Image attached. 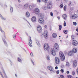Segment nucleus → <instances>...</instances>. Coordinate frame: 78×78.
I'll use <instances>...</instances> for the list:
<instances>
[{
	"label": "nucleus",
	"mask_w": 78,
	"mask_h": 78,
	"mask_svg": "<svg viewBox=\"0 0 78 78\" xmlns=\"http://www.w3.org/2000/svg\"><path fill=\"white\" fill-rule=\"evenodd\" d=\"M18 60L20 62H22V60L19 58H18Z\"/></svg>",
	"instance_id": "obj_33"
},
{
	"label": "nucleus",
	"mask_w": 78,
	"mask_h": 78,
	"mask_svg": "<svg viewBox=\"0 0 78 78\" xmlns=\"http://www.w3.org/2000/svg\"><path fill=\"white\" fill-rule=\"evenodd\" d=\"M59 49V44L57 43H55L54 45V48H51V54L53 56H55L56 55V51H58Z\"/></svg>",
	"instance_id": "obj_1"
},
{
	"label": "nucleus",
	"mask_w": 78,
	"mask_h": 78,
	"mask_svg": "<svg viewBox=\"0 0 78 78\" xmlns=\"http://www.w3.org/2000/svg\"><path fill=\"white\" fill-rule=\"evenodd\" d=\"M63 6L64 5H63V4H61L60 6V8H62Z\"/></svg>",
	"instance_id": "obj_32"
},
{
	"label": "nucleus",
	"mask_w": 78,
	"mask_h": 78,
	"mask_svg": "<svg viewBox=\"0 0 78 78\" xmlns=\"http://www.w3.org/2000/svg\"><path fill=\"white\" fill-rule=\"evenodd\" d=\"M38 16L39 17H40L42 18L39 19L38 20V22L40 23V24H44L45 22L44 20V19H43V17H44V16L42 15V13H40L38 15Z\"/></svg>",
	"instance_id": "obj_2"
},
{
	"label": "nucleus",
	"mask_w": 78,
	"mask_h": 78,
	"mask_svg": "<svg viewBox=\"0 0 78 78\" xmlns=\"http://www.w3.org/2000/svg\"><path fill=\"white\" fill-rule=\"evenodd\" d=\"M60 72L62 73H64V69H61L60 70Z\"/></svg>",
	"instance_id": "obj_36"
},
{
	"label": "nucleus",
	"mask_w": 78,
	"mask_h": 78,
	"mask_svg": "<svg viewBox=\"0 0 78 78\" xmlns=\"http://www.w3.org/2000/svg\"><path fill=\"white\" fill-rule=\"evenodd\" d=\"M18 2L19 3H20V0H18Z\"/></svg>",
	"instance_id": "obj_61"
},
{
	"label": "nucleus",
	"mask_w": 78,
	"mask_h": 78,
	"mask_svg": "<svg viewBox=\"0 0 78 78\" xmlns=\"http://www.w3.org/2000/svg\"><path fill=\"white\" fill-rule=\"evenodd\" d=\"M76 72L77 75H78V68L76 69Z\"/></svg>",
	"instance_id": "obj_53"
},
{
	"label": "nucleus",
	"mask_w": 78,
	"mask_h": 78,
	"mask_svg": "<svg viewBox=\"0 0 78 78\" xmlns=\"http://www.w3.org/2000/svg\"><path fill=\"white\" fill-rule=\"evenodd\" d=\"M72 51L73 52V53H75L77 52V49L76 48H74L73 49Z\"/></svg>",
	"instance_id": "obj_17"
},
{
	"label": "nucleus",
	"mask_w": 78,
	"mask_h": 78,
	"mask_svg": "<svg viewBox=\"0 0 78 78\" xmlns=\"http://www.w3.org/2000/svg\"><path fill=\"white\" fill-rule=\"evenodd\" d=\"M71 10H73V9H74V8L72 7L71 8Z\"/></svg>",
	"instance_id": "obj_58"
},
{
	"label": "nucleus",
	"mask_w": 78,
	"mask_h": 78,
	"mask_svg": "<svg viewBox=\"0 0 78 78\" xmlns=\"http://www.w3.org/2000/svg\"><path fill=\"white\" fill-rule=\"evenodd\" d=\"M61 0H56V1L57 2H58V1H60Z\"/></svg>",
	"instance_id": "obj_63"
},
{
	"label": "nucleus",
	"mask_w": 78,
	"mask_h": 78,
	"mask_svg": "<svg viewBox=\"0 0 78 78\" xmlns=\"http://www.w3.org/2000/svg\"><path fill=\"white\" fill-rule=\"evenodd\" d=\"M0 31L1 32H2L3 34H4V37L6 39V35H5V32L3 31V30H2V28H1V27H0Z\"/></svg>",
	"instance_id": "obj_16"
},
{
	"label": "nucleus",
	"mask_w": 78,
	"mask_h": 78,
	"mask_svg": "<svg viewBox=\"0 0 78 78\" xmlns=\"http://www.w3.org/2000/svg\"><path fill=\"white\" fill-rule=\"evenodd\" d=\"M10 64H11V66H12V62H11Z\"/></svg>",
	"instance_id": "obj_62"
},
{
	"label": "nucleus",
	"mask_w": 78,
	"mask_h": 78,
	"mask_svg": "<svg viewBox=\"0 0 78 78\" xmlns=\"http://www.w3.org/2000/svg\"><path fill=\"white\" fill-rule=\"evenodd\" d=\"M44 50H47L49 48V45L48 44H44Z\"/></svg>",
	"instance_id": "obj_8"
},
{
	"label": "nucleus",
	"mask_w": 78,
	"mask_h": 78,
	"mask_svg": "<svg viewBox=\"0 0 78 78\" xmlns=\"http://www.w3.org/2000/svg\"><path fill=\"white\" fill-rule=\"evenodd\" d=\"M59 26V31H60V30H61V29L62 28V25H58Z\"/></svg>",
	"instance_id": "obj_27"
},
{
	"label": "nucleus",
	"mask_w": 78,
	"mask_h": 78,
	"mask_svg": "<svg viewBox=\"0 0 78 78\" xmlns=\"http://www.w3.org/2000/svg\"><path fill=\"white\" fill-rule=\"evenodd\" d=\"M37 30L39 33L42 32V27L40 26H38L37 27Z\"/></svg>",
	"instance_id": "obj_10"
},
{
	"label": "nucleus",
	"mask_w": 78,
	"mask_h": 78,
	"mask_svg": "<svg viewBox=\"0 0 78 78\" xmlns=\"http://www.w3.org/2000/svg\"><path fill=\"white\" fill-rule=\"evenodd\" d=\"M31 20L33 22H35L36 21V17L35 16H33L31 19Z\"/></svg>",
	"instance_id": "obj_15"
},
{
	"label": "nucleus",
	"mask_w": 78,
	"mask_h": 78,
	"mask_svg": "<svg viewBox=\"0 0 78 78\" xmlns=\"http://www.w3.org/2000/svg\"><path fill=\"white\" fill-rule=\"evenodd\" d=\"M29 45L30 47H32V45H31V44H32V41L31 40V38L30 37H29Z\"/></svg>",
	"instance_id": "obj_12"
},
{
	"label": "nucleus",
	"mask_w": 78,
	"mask_h": 78,
	"mask_svg": "<svg viewBox=\"0 0 78 78\" xmlns=\"http://www.w3.org/2000/svg\"><path fill=\"white\" fill-rule=\"evenodd\" d=\"M0 74L2 77V78H4V77L2 75V73H1V72L0 71Z\"/></svg>",
	"instance_id": "obj_42"
},
{
	"label": "nucleus",
	"mask_w": 78,
	"mask_h": 78,
	"mask_svg": "<svg viewBox=\"0 0 78 78\" xmlns=\"http://www.w3.org/2000/svg\"><path fill=\"white\" fill-rule=\"evenodd\" d=\"M37 2L40 3V2H41V0H37Z\"/></svg>",
	"instance_id": "obj_56"
},
{
	"label": "nucleus",
	"mask_w": 78,
	"mask_h": 78,
	"mask_svg": "<svg viewBox=\"0 0 78 78\" xmlns=\"http://www.w3.org/2000/svg\"><path fill=\"white\" fill-rule=\"evenodd\" d=\"M0 16L1 19H2V20H6V19L3 18V16H2V15L0 14Z\"/></svg>",
	"instance_id": "obj_30"
},
{
	"label": "nucleus",
	"mask_w": 78,
	"mask_h": 78,
	"mask_svg": "<svg viewBox=\"0 0 78 78\" xmlns=\"http://www.w3.org/2000/svg\"><path fill=\"white\" fill-rule=\"evenodd\" d=\"M64 27H66V21H64Z\"/></svg>",
	"instance_id": "obj_45"
},
{
	"label": "nucleus",
	"mask_w": 78,
	"mask_h": 78,
	"mask_svg": "<svg viewBox=\"0 0 78 78\" xmlns=\"http://www.w3.org/2000/svg\"><path fill=\"white\" fill-rule=\"evenodd\" d=\"M72 74L73 75H74L75 74V71H73L72 73Z\"/></svg>",
	"instance_id": "obj_47"
},
{
	"label": "nucleus",
	"mask_w": 78,
	"mask_h": 78,
	"mask_svg": "<svg viewBox=\"0 0 78 78\" xmlns=\"http://www.w3.org/2000/svg\"><path fill=\"white\" fill-rule=\"evenodd\" d=\"M62 17L63 19H64L65 20H66V18H67V15L66 14H64L62 15Z\"/></svg>",
	"instance_id": "obj_22"
},
{
	"label": "nucleus",
	"mask_w": 78,
	"mask_h": 78,
	"mask_svg": "<svg viewBox=\"0 0 78 78\" xmlns=\"http://www.w3.org/2000/svg\"><path fill=\"white\" fill-rule=\"evenodd\" d=\"M52 3L48 2L47 5V8H48V9H51L52 7Z\"/></svg>",
	"instance_id": "obj_6"
},
{
	"label": "nucleus",
	"mask_w": 78,
	"mask_h": 78,
	"mask_svg": "<svg viewBox=\"0 0 78 78\" xmlns=\"http://www.w3.org/2000/svg\"><path fill=\"white\" fill-rule=\"evenodd\" d=\"M59 56L61 61H64L65 59V56L62 52L61 51L59 52Z\"/></svg>",
	"instance_id": "obj_3"
},
{
	"label": "nucleus",
	"mask_w": 78,
	"mask_h": 78,
	"mask_svg": "<svg viewBox=\"0 0 78 78\" xmlns=\"http://www.w3.org/2000/svg\"><path fill=\"white\" fill-rule=\"evenodd\" d=\"M58 78H64V76L63 75H60Z\"/></svg>",
	"instance_id": "obj_35"
},
{
	"label": "nucleus",
	"mask_w": 78,
	"mask_h": 78,
	"mask_svg": "<svg viewBox=\"0 0 78 78\" xmlns=\"http://www.w3.org/2000/svg\"><path fill=\"white\" fill-rule=\"evenodd\" d=\"M36 42L37 44L38 45H39H39H40V44H39V41H36Z\"/></svg>",
	"instance_id": "obj_37"
},
{
	"label": "nucleus",
	"mask_w": 78,
	"mask_h": 78,
	"mask_svg": "<svg viewBox=\"0 0 78 78\" xmlns=\"http://www.w3.org/2000/svg\"><path fill=\"white\" fill-rule=\"evenodd\" d=\"M52 36L53 38H56V37L57 36V34H56V33H53L52 34Z\"/></svg>",
	"instance_id": "obj_18"
},
{
	"label": "nucleus",
	"mask_w": 78,
	"mask_h": 78,
	"mask_svg": "<svg viewBox=\"0 0 78 78\" xmlns=\"http://www.w3.org/2000/svg\"><path fill=\"white\" fill-rule=\"evenodd\" d=\"M43 73H44V74L45 75H47V73L45 72H43Z\"/></svg>",
	"instance_id": "obj_52"
},
{
	"label": "nucleus",
	"mask_w": 78,
	"mask_h": 78,
	"mask_svg": "<svg viewBox=\"0 0 78 78\" xmlns=\"http://www.w3.org/2000/svg\"><path fill=\"white\" fill-rule=\"evenodd\" d=\"M44 28H47V25H45L44 26Z\"/></svg>",
	"instance_id": "obj_54"
},
{
	"label": "nucleus",
	"mask_w": 78,
	"mask_h": 78,
	"mask_svg": "<svg viewBox=\"0 0 78 78\" xmlns=\"http://www.w3.org/2000/svg\"><path fill=\"white\" fill-rule=\"evenodd\" d=\"M33 7V6L32 5H30L29 6V9H30V10H31Z\"/></svg>",
	"instance_id": "obj_25"
},
{
	"label": "nucleus",
	"mask_w": 78,
	"mask_h": 78,
	"mask_svg": "<svg viewBox=\"0 0 78 78\" xmlns=\"http://www.w3.org/2000/svg\"><path fill=\"white\" fill-rule=\"evenodd\" d=\"M76 31H77V32H78V28L76 29Z\"/></svg>",
	"instance_id": "obj_59"
},
{
	"label": "nucleus",
	"mask_w": 78,
	"mask_h": 78,
	"mask_svg": "<svg viewBox=\"0 0 78 78\" xmlns=\"http://www.w3.org/2000/svg\"><path fill=\"white\" fill-rule=\"evenodd\" d=\"M12 12H13V8L11 7H10V12L11 13H12Z\"/></svg>",
	"instance_id": "obj_26"
},
{
	"label": "nucleus",
	"mask_w": 78,
	"mask_h": 78,
	"mask_svg": "<svg viewBox=\"0 0 78 78\" xmlns=\"http://www.w3.org/2000/svg\"><path fill=\"white\" fill-rule=\"evenodd\" d=\"M56 73L57 74H59V71L58 70L56 72Z\"/></svg>",
	"instance_id": "obj_50"
},
{
	"label": "nucleus",
	"mask_w": 78,
	"mask_h": 78,
	"mask_svg": "<svg viewBox=\"0 0 78 78\" xmlns=\"http://www.w3.org/2000/svg\"><path fill=\"white\" fill-rule=\"evenodd\" d=\"M77 24V23H76V22H73V25H74L76 26V25Z\"/></svg>",
	"instance_id": "obj_41"
},
{
	"label": "nucleus",
	"mask_w": 78,
	"mask_h": 78,
	"mask_svg": "<svg viewBox=\"0 0 78 78\" xmlns=\"http://www.w3.org/2000/svg\"><path fill=\"white\" fill-rule=\"evenodd\" d=\"M31 62L33 64V65H34V62H33V60H31Z\"/></svg>",
	"instance_id": "obj_49"
},
{
	"label": "nucleus",
	"mask_w": 78,
	"mask_h": 78,
	"mask_svg": "<svg viewBox=\"0 0 78 78\" xmlns=\"http://www.w3.org/2000/svg\"><path fill=\"white\" fill-rule=\"evenodd\" d=\"M48 69L50 70V71H52V72H53V73H55V72H56V71L54 70V69L53 68V67L51 66H49L48 67Z\"/></svg>",
	"instance_id": "obj_7"
},
{
	"label": "nucleus",
	"mask_w": 78,
	"mask_h": 78,
	"mask_svg": "<svg viewBox=\"0 0 78 78\" xmlns=\"http://www.w3.org/2000/svg\"><path fill=\"white\" fill-rule=\"evenodd\" d=\"M72 4V2L69 1V3L68 4V5L69 6H70V5Z\"/></svg>",
	"instance_id": "obj_44"
},
{
	"label": "nucleus",
	"mask_w": 78,
	"mask_h": 78,
	"mask_svg": "<svg viewBox=\"0 0 78 78\" xmlns=\"http://www.w3.org/2000/svg\"><path fill=\"white\" fill-rule=\"evenodd\" d=\"M2 70H3V72L4 73V76L5 78H8V77H7V76H6V73H5V71L3 70V69H2Z\"/></svg>",
	"instance_id": "obj_23"
},
{
	"label": "nucleus",
	"mask_w": 78,
	"mask_h": 78,
	"mask_svg": "<svg viewBox=\"0 0 78 78\" xmlns=\"http://www.w3.org/2000/svg\"><path fill=\"white\" fill-rule=\"evenodd\" d=\"M66 66H67V67H69V66H70V64H69V62H66Z\"/></svg>",
	"instance_id": "obj_29"
},
{
	"label": "nucleus",
	"mask_w": 78,
	"mask_h": 78,
	"mask_svg": "<svg viewBox=\"0 0 78 78\" xmlns=\"http://www.w3.org/2000/svg\"><path fill=\"white\" fill-rule=\"evenodd\" d=\"M55 69H58V66H56L55 67Z\"/></svg>",
	"instance_id": "obj_60"
},
{
	"label": "nucleus",
	"mask_w": 78,
	"mask_h": 78,
	"mask_svg": "<svg viewBox=\"0 0 78 78\" xmlns=\"http://www.w3.org/2000/svg\"><path fill=\"white\" fill-rule=\"evenodd\" d=\"M30 55L32 58L33 57V56H34L33 55V53L31 52L30 54Z\"/></svg>",
	"instance_id": "obj_39"
},
{
	"label": "nucleus",
	"mask_w": 78,
	"mask_h": 78,
	"mask_svg": "<svg viewBox=\"0 0 78 78\" xmlns=\"http://www.w3.org/2000/svg\"><path fill=\"white\" fill-rule=\"evenodd\" d=\"M30 13L28 12H26V16L27 17H30Z\"/></svg>",
	"instance_id": "obj_20"
},
{
	"label": "nucleus",
	"mask_w": 78,
	"mask_h": 78,
	"mask_svg": "<svg viewBox=\"0 0 78 78\" xmlns=\"http://www.w3.org/2000/svg\"><path fill=\"white\" fill-rule=\"evenodd\" d=\"M76 66H77V62L76 60H74L73 62V66L74 67H76Z\"/></svg>",
	"instance_id": "obj_13"
},
{
	"label": "nucleus",
	"mask_w": 78,
	"mask_h": 78,
	"mask_svg": "<svg viewBox=\"0 0 78 78\" xmlns=\"http://www.w3.org/2000/svg\"><path fill=\"white\" fill-rule=\"evenodd\" d=\"M60 62L59 58L58 57H56L55 58V62L56 64H59Z\"/></svg>",
	"instance_id": "obj_4"
},
{
	"label": "nucleus",
	"mask_w": 78,
	"mask_h": 78,
	"mask_svg": "<svg viewBox=\"0 0 78 78\" xmlns=\"http://www.w3.org/2000/svg\"><path fill=\"white\" fill-rule=\"evenodd\" d=\"M44 36L45 39H47L48 37V31L47 30L44 31Z\"/></svg>",
	"instance_id": "obj_5"
},
{
	"label": "nucleus",
	"mask_w": 78,
	"mask_h": 78,
	"mask_svg": "<svg viewBox=\"0 0 78 78\" xmlns=\"http://www.w3.org/2000/svg\"><path fill=\"white\" fill-rule=\"evenodd\" d=\"M42 9H44V10H46V6H44L42 7Z\"/></svg>",
	"instance_id": "obj_34"
},
{
	"label": "nucleus",
	"mask_w": 78,
	"mask_h": 78,
	"mask_svg": "<svg viewBox=\"0 0 78 78\" xmlns=\"http://www.w3.org/2000/svg\"><path fill=\"white\" fill-rule=\"evenodd\" d=\"M50 15L52 17H53V12H51L50 13Z\"/></svg>",
	"instance_id": "obj_46"
},
{
	"label": "nucleus",
	"mask_w": 78,
	"mask_h": 78,
	"mask_svg": "<svg viewBox=\"0 0 78 78\" xmlns=\"http://www.w3.org/2000/svg\"><path fill=\"white\" fill-rule=\"evenodd\" d=\"M47 59L48 60H50V57H49V56H48L47 57Z\"/></svg>",
	"instance_id": "obj_48"
},
{
	"label": "nucleus",
	"mask_w": 78,
	"mask_h": 78,
	"mask_svg": "<svg viewBox=\"0 0 78 78\" xmlns=\"http://www.w3.org/2000/svg\"><path fill=\"white\" fill-rule=\"evenodd\" d=\"M77 14L78 15V10L77 11Z\"/></svg>",
	"instance_id": "obj_64"
},
{
	"label": "nucleus",
	"mask_w": 78,
	"mask_h": 78,
	"mask_svg": "<svg viewBox=\"0 0 78 78\" xmlns=\"http://www.w3.org/2000/svg\"><path fill=\"white\" fill-rule=\"evenodd\" d=\"M70 18L72 19H76V18H78V16L77 15L74 14L72 16H70Z\"/></svg>",
	"instance_id": "obj_11"
},
{
	"label": "nucleus",
	"mask_w": 78,
	"mask_h": 78,
	"mask_svg": "<svg viewBox=\"0 0 78 78\" xmlns=\"http://www.w3.org/2000/svg\"><path fill=\"white\" fill-rule=\"evenodd\" d=\"M68 54L69 56H72V55H73V52L72 51H69L68 52Z\"/></svg>",
	"instance_id": "obj_19"
},
{
	"label": "nucleus",
	"mask_w": 78,
	"mask_h": 78,
	"mask_svg": "<svg viewBox=\"0 0 78 78\" xmlns=\"http://www.w3.org/2000/svg\"><path fill=\"white\" fill-rule=\"evenodd\" d=\"M67 76L68 78H73V77L72 76H71L70 75H68Z\"/></svg>",
	"instance_id": "obj_31"
},
{
	"label": "nucleus",
	"mask_w": 78,
	"mask_h": 78,
	"mask_svg": "<svg viewBox=\"0 0 78 78\" xmlns=\"http://www.w3.org/2000/svg\"><path fill=\"white\" fill-rule=\"evenodd\" d=\"M28 6H29L28 5V4H26L24 5V7L25 8V9H27V8H28Z\"/></svg>",
	"instance_id": "obj_24"
},
{
	"label": "nucleus",
	"mask_w": 78,
	"mask_h": 78,
	"mask_svg": "<svg viewBox=\"0 0 78 78\" xmlns=\"http://www.w3.org/2000/svg\"><path fill=\"white\" fill-rule=\"evenodd\" d=\"M42 1L44 2V3H47L48 2V0H42Z\"/></svg>",
	"instance_id": "obj_38"
},
{
	"label": "nucleus",
	"mask_w": 78,
	"mask_h": 78,
	"mask_svg": "<svg viewBox=\"0 0 78 78\" xmlns=\"http://www.w3.org/2000/svg\"><path fill=\"white\" fill-rule=\"evenodd\" d=\"M70 73V72H69V71H67L66 72V73H67V74H69V73Z\"/></svg>",
	"instance_id": "obj_55"
},
{
	"label": "nucleus",
	"mask_w": 78,
	"mask_h": 78,
	"mask_svg": "<svg viewBox=\"0 0 78 78\" xmlns=\"http://www.w3.org/2000/svg\"><path fill=\"white\" fill-rule=\"evenodd\" d=\"M16 34H14L13 35V37L14 38V39H15L16 38Z\"/></svg>",
	"instance_id": "obj_40"
},
{
	"label": "nucleus",
	"mask_w": 78,
	"mask_h": 78,
	"mask_svg": "<svg viewBox=\"0 0 78 78\" xmlns=\"http://www.w3.org/2000/svg\"><path fill=\"white\" fill-rule=\"evenodd\" d=\"M39 12H40V11L38 8H36L35 9V13L36 14H39Z\"/></svg>",
	"instance_id": "obj_14"
},
{
	"label": "nucleus",
	"mask_w": 78,
	"mask_h": 78,
	"mask_svg": "<svg viewBox=\"0 0 78 78\" xmlns=\"http://www.w3.org/2000/svg\"><path fill=\"white\" fill-rule=\"evenodd\" d=\"M68 32V31L67 30H64L63 32L64 34H67V32Z\"/></svg>",
	"instance_id": "obj_28"
},
{
	"label": "nucleus",
	"mask_w": 78,
	"mask_h": 78,
	"mask_svg": "<svg viewBox=\"0 0 78 78\" xmlns=\"http://www.w3.org/2000/svg\"><path fill=\"white\" fill-rule=\"evenodd\" d=\"M72 39H73V40L72 41V44L74 46H76L77 45H78V42L76 41V40H74V39L72 38Z\"/></svg>",
	"instance_id": "obj_9"
},
{
	"label": "nucleus",
	"mask_w": 78,
	"mask_h": 78,
	"mask_svg": "<svg viewBox=\"0 0 78 78\" xmlns=\"http://www.w3.org/2000/svg\"><path fill=\"white\" fill-rule=\"evenodd\" d=\"M23 19H24V20H26V21H27V20L25 19V17H23Z\"/></svg>",
	"instance_id": "obj_51"
},
{
	"label": "nucleus",
	"mask_w": 78,
	"mask_h": 78,
	"mask_svg": "<svg viewBox=\"0 0 78 78\" xmlns=\"http://www.w3.org/2000/svg\"><path fill=\"white\" fill-rule=\"evenodd\" d=\"M2 40L5 45L6 46V47H8V44H7V43H6V41H5V39L3 38H2Z\"/></svg>",
	"instance_id": "obj_21"
},
{
	"label": "nucleus",
	"mask_w": 78,
	"mask_h": 78,
	"mask_svg": "<svg viewBox=\"0 0 78 78\" xmlns=\"http://www.w3.org/2000/svg\"><path fill=\"white\" fill-rule=\"evenodd\" d=\"M63 9L64 11H66V5L64 7Z\"/></svg>",
	"instance_id": "obj_43"
},
{
	"label": "nucleus",
	"mask_w": 78,
	"mask_h": 78,
	"mask_svg": "<svg viewBox=\"0 0 78 78\" xmlns=\"http://www.w3.org/2000/svg\"><path fill=\"white\" fill-rule=\"evenodd\" d=\"M57 18H58V20H59V19H60V17L58 16L57 17Z\"/></svg>",
	"instance_id": "obj_57"
}]
</instances>
